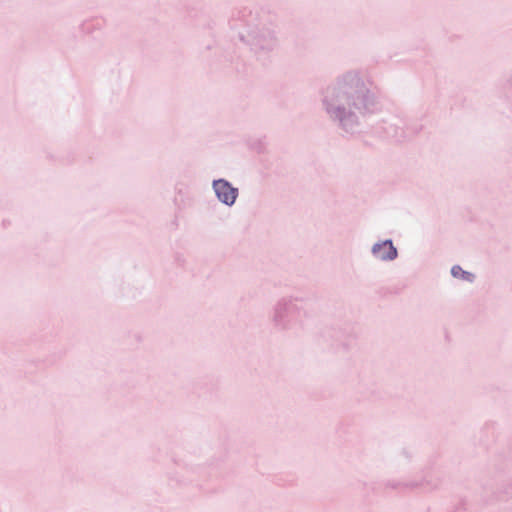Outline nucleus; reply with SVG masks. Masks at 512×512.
<instances>
[{"instance_id": "f257e3e1", "label": "nucleus", "mask_w": 512, "mask_h": 512, "mask_svg": "<svg viewBox=\"0 0 512 512\" xmlns=\"http://www.w3.org/2000/svg\"><path fill=\"white\" fill-rule=\"evenodd\" d=\"M321 104L340 130L355 134L361 128V119L379 110V96L368 71L349 69L323 89Z\"/></svg>"}, {"instance_id": "f03ea898", "label": "nucleus", "mask_w": 512, "mask_h": 512, "mask_svg": "<svg viewBox=\"0 0 512 512\" xmlns=\"http://www.w3.org/2000/svg\"><path fill=\"white\" fill-rule=\"evenodd\" d=\"M231 30L260 61L266 60L279 45L276 25L258 12H238L231 21Z\"/></svg>"}, {"instance_id": "7ed1b4c3", "label": "nucleus", "mask_w": 512, "mask_h": 512, "mask_svg": "<svg viewBox=\"0 0 512 512\" xmlns=\"http://www.w3.org/2000/svg\"><path fill=\"white\" fill-rule=\"evenodd\" d=\"M305 316L306 310L296 298L282 297L273 307L271 320L279 330H293L302 326Z\"/></svg>"}, {"instance_id": "20e7f679", "label": "nucleus", "mask_w": 512, "mask_h": 512, "mask_svg": "<svg viewBox=\"0 0 512 512\" xmlns=\"http://www.w3.org/2000/svg\"><path fill=\"white\" fill-rule=\"evenodd\" d=\"M212 188L219 202L229 207L234 205L239 191L229 181L222 178L213 180Z\"/></svg>"}, {"instance_id": "39448f33", "label": "nucleus", "mask_w": 512, "mask_h": 512, "mask_svg": "<svg viewBox=\"0 0 512 512\" xmlns=\"http://www.w3.org/2000/svg\"><path fill=\"white\" fill-rule=\"evenodd\" d=\"M371 255L379 261L391 262L398 257V250L391 239L381 240L371 247Z\"/></svg>"}, {"instance_id": "423d86ee", "label": "nucleus", "mask_w": 512, "mask_h": 512, "mask_svg": "<svg viewBox=\"0 0 512 512\" xmlns=\"http://www.w3.org/2000/svg\"><path fill=\"white\" fill-rule=\"evenodd\" d=\"M451 275L462 281L472 283L475 279V275L469 271L463 270L460 265H454L451 268Z\"/></svg>"}, {"instance_id": "0eeeda50", "label": "nucleus", "mask_w": 512, "mask_h": 512, "mask_svg": "<svg viewBox=\"0 0 512 512\" xmlns=\"http://www.w3.org/2000/svg\"><path fill=\"white\" fill-rule=\"evenodd\" d=\"M92 24L93 22L92 21H88V22H85L83 25H84V28L89 31L92 27Z\"/></svg>"}]
</instances>
